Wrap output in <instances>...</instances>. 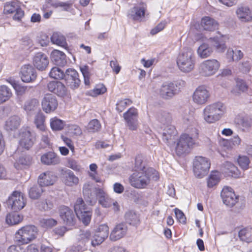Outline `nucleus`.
<instances>
[{"instance_id":"obj_48","label":"nucleus","mask_w":252,"mask_h":252,"mask_svg":"<svg viewBox=\"0 0 252 252\" xmlns=\"http://www.w3.org/2000/svg\"><path fill=\"white\" fill-rule=\"evenodd\" d=\"M107 91L105 86L102 84H99L95 86L94 88L87 92V94L95 97L98 95L104 94Z\"/></svg>"},{"instance_id":"obj_2","label":"nucleus","mask_w":252,"mask_h":252,"mask_svg":"<svg viewBox=\"0 0 252 252\" xmlns=\"http://www.w3.org/2000/svg\"><path fill=\"white\" fill-rule=\"evenodd\" d=\"M158 172L154 168H147L144 171H134L129 178L130 185L136 189H144L151 180L157 181Z\"/></svg>"},{"instance_id":"obj_24","label":"nucleus","mask_w":252,"mask_h":252,"mask_svg":"<svg viewBox=\"0 0 252 252\" xmlns=\"http://www.w3.org/2000/svg\"><path fill=\"white\" fill-rule=\"evenodd\" d=\"M33 64L38 70H44L49 64V58L44 53L38 52L33 56Z\"/></svg>"},{"instance_id":"obj_26","label":"nucleus","mask_w":252,"mask_h":252,"mask_svg":"<svg viewBox=\"0 0 252 252\" xmlns=\"http://www.w3.org/2000/svg\"><path fill=\"white\" fill-rule=\"evenodd\" d=\"M50 92H53L59 96L63 97L67 94V89L64 85L60 81H51L47 85Z\"/></svg>"},{"instance_id":"obj_14","label":"nucleus","mask_w":252,"mask_h":252,"mask_svg":"<svg viewBox=\"0 0 252 252\" xmlns=\"http://www.w3.org/2000/svg\"><path fill=\"white\" fill-rule=\"evenodd\" d=\"M3 11L5 14L14 13L13 19L17 21H20L24 15V11L17 2H7L4 6Z\"/></svg>"},{"instance_id":"obj_12","label":"nucleus","mask_w":252,"mask_h":252,"mask_svg":"<svg viewBox=\"0 0 252 252\" xmlns=\"http://www.w3.org/2000/svg\"><path fill=\"white\" fill-rule=\"evenodd\" d=\"M146 9V5L143 2L135 4L128 10L127 17L133 21L141 22L145 17Z\"/></svg>"},{"instance_id":"obj_5","label":"nucleus","mask_w":252,"mask_h":252,"mask_svg":"<svg viewBox=\"0 0 252 252\" xmlns=\"http://www.w3.org/2000/svg\"><path fill=\"white\" fill-rule=\"evenodd\" d=\"M38 234L37 228L33 225H27L20 228L15 234V241L20 244H27L33 241Z\"/></svg>"},{"instance_id":"obj_22","label":"nucleus","mask_w":252,"mask_h":252,"mask_svg":"<svg viewBox=\"0 0 252 252\" xmlns=\"http://www.w3.org/2000/svg\"><path fill=\"white\" fill-rule=\"evenodd\" d=\"M37 77L36 71L31 64H25L21 68V78L26 83L32 82Z\"/></svg>"},{"instance_id":"obj_42","label":"nucleus","mask_w":252,"mask_h":252,"mask_svg":"<svg viewBox=\"0 0 252 252\" xmlns=\"http://www.w3.org/2000/svg\"><path fill=\"white\" fill-rule=\"evenodd\" d=\"M51 40L53 43L63 47L67 45L65 37L60 32H54L51 37Z\"/></svg>"},{"instance_id":"obj_36","label":"nucleus","mask_w":252,"mask_h":252,"mask_svg":"<svg viewBox=\"0 0 252 252\" xmlns=\"http://www.w3.org/2000/svg\"><path fill=\"white\" fill-rule=\"evenodd\" d=\"M43 191L42 186L39 184L34 185L29 189V196L32 199L36 200L41 197Z\"/></svg>"},{"instance_id":"obj_63","label":"nucleus","mask_w":252,"mask_h":252,"mask_svg":"<svg viewBox=\"0 0 252 252\" xmlns=\"http://www.w3.org/2000/svg\"><path fill=\"white\" fill-rule=\"evenodd\" d=\"M87 249L86 245L79 241L78 244L72 248L73 252H82Z\"/></svg>"},{"instance_id":"obj_15","label":"nucleus","mask_w":252,"mask_h":252,"mask_svg":"<svg viewBox=\"0 0 252 252\" xmlns=\"http://www.w3.org/2000/svg\"><path fill=\"white\" fill-rule=\"evenodd\" d=\"M19 147L29 150L33 145L36 139V135L29 130H23L20 133Z\"/></svg>"},{"instance_id":"obj_29","label":"nucleus","mask_w":252,"mask_h":252,"mask_svg":"<svg viewBox=\"0 0 252 252\" xmlns=\"http://www.w3.org/2000/svg\"><path fill=\"white\" fill-rule=\"evenodd\" d=\"M52 61L57 65L64 66L66 63V57L62 51L54 50L51 54Z\"/></svg>"},{"instance_id":"obj_9","label":"nucleus","mask_w":252,"mask_h":252,"mask_svg":"<svg viewBox=\"0 0 252 252\" xmlns=\"http://www.w3.org/2000/svg\"><path fill=\"white\" fill-rule=\"evenodd\" d=\"M26 203V197L23 193L18 191H13L7 200L8 207L15 212L23 209Z\"/></svg>"},{"instance_id":"obj_57","label":"nucleus","mask_w":252,"mask_h":252,"mask_svg":"<svg viewBox=\"0 0 252 252\" xmlns=\"http://www.w3.org/2000/svg\"><path fill=\"white\" fill-rule=\"evenodd\" d=\"M67 166L76 171H79L81 169V166L77 161L73 159H68Z\"/></svg>"},{"instance_id":"obj_30","label":"nucleus","mask_w":252,"mask_h":252,"mask_svg":"<svg viewBox=\"0 0 252 252\" xmlns=\"http://www.w3.org/2000/svg\"><path fill=\"white\" fill-rule=\"evenodd\" d=\"M41 162L45 165H57L60 163V158L54 152H49L43 155L40 158Z\"/></svg>"},{"instance_id":"obj_37","label":"nucleus","mask_w":252,"mask_h":252,"mask_svg":"<svg viewBox=\"0 0 252 252\" xmlns=\"http://www.w3.org/2000/svg\"><path fill=\"white\" fill-rule=\"evenodd\" d=\"M234 124L243 126H252V118L248 116L240 114L237 115L234 118Z\"/></svg>"},{"instance_id":"obj_35","label":"nucleus","mask_w":252,"mask_h":252,"mask_svg":"<svg viewBox=\"0 0 252 252\" xmlns=\"http://www.w3.org/2000/svg\"><path fill=\"white\" fill-rule=\"evenodd\" d=\"M137 116V110L134 107L130 108L126 112L124 113V119L128 125H132L136 121Z\"/></svg>"},{"instance_id":"obj_34","label":"nucleus","mask_w":252,"mask_h":252,"mask_svg":"<svg viewBox=\"0 0 252 252\" xmlns=\"http://www.w3.org/2000/svg\"><path fill=\"white\" fill-rule=\"evenodd\" d=\"M236 13L239 19L242 22H248L252 20V11L247 7H239Z\"/></svg>"},{"instance_id":"obj_40","label":"nucleus","mask_w":252,"mask_h":252,"mask_svg":"<svg viewBox=\"0 0 252 252\" xmlns=\"http://www.w3.org/2000/svg\"><path fill=\"white\" fill-rule=\"evenodd\" d=\"M236 86L232 89L231 93L235 95H238L247 90L248 86L244 80L237 79Z\"/></svg>"},{"instance_id":"obj_41","label":"nucleus","mask_w":252,"mask_h":252,"mask_svg":"<svg viewBox=\"0 0 252 252\" xmlns=\"http://www.w3.org/2000/svg\"><path fill=\"white\" fill-rule=\"evenodd\" d=\"M39 106V102L36 99H32L26 101L24 105V109L29 114L35 111Z\"/></svg>"},{"instance_id":"obj_46","label":"nucleus","mask_w":252,"mask_h":252,"mask_svg":"<svg viewBox=\"0 0 252 252\" xmlns=\"http://www.w3.org/2000/svg\"><path fill=\"white\" fill-rule=\"evenodd\" d=\"M220 174L217 171H212L207 181V185L209 188H212L220 182Z\"/></svg>"},{"instance_id":"obj_49","label":"nucleus","mask_w":252,"mask_h":252,"mask_svg":"<svg viewBox=\"0 0 252 252\" xmlns=\"http://www.w3.org/2000/svg\"><path fill=\"white\" fill-rule=\"evenodd\" d=\"M65 72L58 67H53L50 70V77L57 80H63L64 77Z\"/></svg>"},{"instance_id":"obj_1","label":"nucleus","mask_w":252,"mask_h":252,"mask_svg":"<svg viewBox=\"0 0 252 252\" xmlns=\"http://www.w3.org/2000/svg\"><path fill=\"white\" fill-rule=\"evenodd\" d=\"M227 39L226 36L222 34L210 38L206 42L202 43L198 47L197 50L198 56L203 59L211 56L213 52L212 45L215 47L218 52H224L226 48L225 42Z\"/></svg>"},{"instance_id":"obj_32","label":"nucleus","mask_w":252,"mask_h":252,"mask_svg":"<svg viewBox=\"0 0 252 252\" xmlns=\"http://www.w3.org/2000/svg\"><path fill=\"white\" fill-rule=\"evenodd\" d=\"M201 25L204 30L213 31L218 29V23L214 19L206 16L201 19Z\"/></svg>"},{"instance_id":"obj_18","label":"nucleus","mask_w":252,"mask_h":252,"mask_svg":"<svg viewBox=\"0 0 252 252\" xmlns=\"http://www.w3.org/2000/svg\"><path fill=\"white\" fill-rule=\"evenodd\" d=\"M63 80L73 89L78 88L81 82L78 73L73 68H68L66 70Z\"/></svg>"},{"instance_id":"obj_54","label":"nucleus","mask_w":252,"mask_h":252,"mask_svg":"<svg viewBox=\"0 0 252 252\" xmlns=\"http://www.w3.org/2000/svg\"><path fill=\"white\" fill-rule=\"evenodd\" d=\"M131 104V101L129 99H125L118 101L116 104V110L122 112L128 106Z\"/></svg>"},{"instance_id":"obj_60","label":"nucleus","mask_w":252,"mask_h":252,"mask_svg":"<svg viewBox=\"0 0 252 252\" xmlns=\"http://www.w3.org/2000/svg\"><path fill=\"white\" fill-rule=\"evenodd\" d=\"M45 121V116L42 113H38L35 118L34 123L36 126H43Z\"/></svg>"},{"instance_id":"obj_58","label":"nucleus","mask_w":252,"mask_h":252,"mask_svg":"<svg viewBox=\"0 0 252 252\" xmlns=\"http://www.w3.org/2000/svg\"><path fill=\"white\" fill-rule=\"evenodd\" d=\"M7 81L10 83L13 88L17 92H25L27 89L26 87L21 86L15 80L9 79Z\"/></svg>"},{"instance_id":"obj_23","label":"nucleus","mask_w":252,"mask_h":252,"mask_svg":"<svg viewBox=\"0 0 252 252\" xmlns=\"http://www.w3.org/2000/svg\"><path fill=\"white\" fill-rule=\"evenodd\" d=\"M127 230V227L126 223H120L116 224L110 233V240L116 241L121 239L126 235Z\"/></svg>"},{"instance_id":"obj_44","label":"nucleus","mask_w":252,"mask_h":252,"mask_svg":"<svg viewBox=\"0 0 252 252\" xmlns=\"http://www.w3.org/2000/svg\"><path fill=\"white\" fill-rule=\"evenodd\" d=\"M239 237L243 241L249 243L252 242V228L246 227L239 232Z\"/></svg>"},{"instance_id":"obj_13","label":"nucleus","mask_w":252,"mask_h":252,"mask_svg":"<svg viewBox=\"0 0 252 252\" xmlns=\"http://www.w3.org/2000/svg\"><path fill=\"white\" fill-rule=\"evenodd\" d=\"M210 97V93L207 87L204 85L198 86L192 95L193 102L197 105L205 104Z\"/></svg>"},{"instance_id":"obj_27","label":"nucleus","mask_w":252,"mask_h":252,"mask_svg":"<svg viewBox=\"0 0 252 252\" xmlns=\"http://www.w3.org/2000/svg\"><path fill=\"white\" fill-rule=\"evenodd\" d=\"M57 179V176L53 172L46 171L39 176L38 183L42 187L51 186L56 182Z\"/></svg>"},{"instance_id":"obj_56","label":"nucleus","mask_w":252,"mask_h":252,"mask_svg":"<svg viewBox=\"0 0 252 252\" xmlns=\"http://www.w3.org/2000/svg\"><path fill=\"white\" fill-rule=\"evenodd\" d=\"M99 203L104 208L110 207L112 204V199L108 195L98 200Z\"/></svg>"},{"instance_id":"obj_39","label":"nucleus","mask_w":252,"mask_h":252,"mask_svg":"<svg viewBox=\"0 0 252 252\" xmlns=\"http://www.w3.org/2000/svg\"><path fill=\"white\" fill-rule=\"evenodd\" d=\"M243 57V53L240 50H233L228 49L226 53V58L229 62L238 61Z\"/></svg>"},{"instance_id":"obj_59","label":"nucleus","mask_w":252,"mask_h":252,"mask_svg":"<svg viewBox=\"0 0 252 252\" xmlns=\"http://www.w3.org/2000/svg\"><path fill=\"white\" fill-rule=\"evenodd\" d=\"M174 212L176 218L179 220V221L182 223H185L186 218L183 212L177 208L174 209Z\"/></svg>"},{"instance_id":"obj_47","label":"nucleus","mask_w":252,"mask_h":252,"mask_svg":"<svg viewBox=\"0 0 252 252\" xmlns=\"http://www.w3.org/2000/svg\"><path fill=\"white\" fill-rule=\"evenodd\" d=\"M22 220V217L20 215L11 213L8 214L6 217V222L10 225H15L20 222Z\"/></svg>"},{"instance_id":"obj_38","label":"nucleus","mask_w":252,"mask_h":252,"mask_svg":"<svg viewBox=\"0 0 252 252\" xmlns=\"http://www.w3.org/2000/svg\"><path fill=\"white\" fill-rule=\"evenodd\" d=\"M125 217L126 222L130 225L136 226L139 223V215L133 211H129L127 212L125 214Z\"/></svg>"},{"instance_id":"obj_8","label":"nucleus","mask_w":252,"mask_h":252,"mask_svg":"<svg viewBox=\"0 0 252 252\" xmlns=\"http://www.w3.org/2000/svg\"><path fill=\"white\" fill-rule=\"evenodd\" d=\"M211 163L209 160L202 156H196L193 160V172L195 176L202 178L208 173Z\"/></svg>"},{"instance_id":"obj_6","label":"nucleus","mask_w":252,"mask_h":252,"mask_svg":"<svg viewBox=\"0 0 252 252\" xmlns=\"http://www.w3.org/2000/svg\"><path fill=\"white\" fill-rule=\"evenodd\" d=\"M74 211L78 218L85 225H87L91 221L92 210L86 206L82 198L77 199L74 205Z\"/></svg>"},{"instance_id":"obj_11","label":"nucleus","mask_w":252,"mask_h":252,"mask_svg":"<svg viewBox=\"0 0 252 252\" xmlns=\"http://www.w3.org/2000/svg\"><path fill=\"white\" fill-rule=\"evenodd\" d=\"M109 227L106 224L99 225L94 231L92 239L91 245L93 247L101 244L108 236Z\"/></svg>"},{"instance_id":"obj_52","label":"nucleus","mask_w":252,"mask_h":252,"mask_svg":"<svg viewBox=\"0 0 252 252\" xmlns=\"http://www.w3.org/2000/svg\"><path fill=\"white\" fill-rule=\"evenodd\" d=\"M238 163L242 169L246 170L249 168L250 161L248 157L242 156L239 157Z\"/></svg>"},{"instance_id":"obj_16","label":"nucleus","mask_w":252,"mask_h":252,"mask_svg":"<svg viewBox=\"0 0 252 252\" xmlns=\"http://www.w3.org/2000/svg\"><path fill=\"white\" fill-rule=\"evenodd\" d=\"M61 178L63 182L68 187H73L79 183V178L70 170L61 168L60 169Z\"/></svg>"},{"instance_id":"obj_3","label":"nucleus","mask_w":252,"mask_h":252,"mask_svg":"<svg viewBox=\"0 0 252 252\" xmlns=\"http://www.w3.org/2000/svg\"><path fill=\"white\" fill-rule=\"evenodd\" d=\"M225 111L224 105L220 102L207 105L203 109V118L208 124L219 121Z\"/></svg>"},{"instance_id":"obj_17","label":"nucleus","mask_w":252,"mask_h":252,"mask_svg":"<svg viewBox=\"0 0 252 252\" xmlns=\"http://www.w3.org/2000/svg\"><path fill=\"white\" fill-rule=\"evenodd\" d=\"M222 201L226 206L231 207L238 201V196L235 194L233 189L229 187H224L221 192Z\"/></svg>"},{"instance_id":"obj_21","label":"nucleus","mask_w":252,"mask_h":252,"mask_svg":"<svg viewBox=\"0 0 252 252\" xmlns=\"http://www.w3.org/2000/svg\"><path fill=\"white\" fill-rule=\"evenodd\" d=\"M60 215L63 223L68 226L75 224L76 218L72 210L66 206H62L60 210Z\"/></svg>"},{"instance_id":"obj_55","label":"nucleus","mask_w":252,"mask_h":252,"mask_svg":"<svg viewBox=\"0 0 252 252\" xmlns=\"http://www.w3.org/2000/svg\"><path fill=\"white\" fill-rule=\"evenodd\" d=\"M21 119L18 116H13L6 122L5 126H19L21 124Z\"/></svg>"},{"instance_id":"obj_50","label":"nucleus","mask_w":252,"mask_h":252,"mask_svg":"<svg viewBox=\"0 0 252 252\" xmlns=\"http://www.w3.org/2000/svg\"><path fill=\"white\" fill-rule=\"evenodd\" d=\"M195 119L192 113L189 112L186 113L182 117L181 124L187 126H190L194 124Z\"/></svg>"},{"instance_id":"obj_31","label":"nucleus","mask_w":252,"mask_h":252,"mask_svg":"<svg viewBox=\"0 0 252 252\" xmlns=\"http://www.w3.org/2000/svg\"><path fill=\"white\" fill-rule=\"evenodd\" d=\"M177 133L175 127H164L162 133V139L168 144L174 142V140Z\"/></svg>"},{"instance_id":"obj_53","label":"nucleus","mask_w":252,"mask_h":252,"mask_svg":"<svg viewBox=\"0 0 252 252\" xmlns=\"http://www.w3.org/2000/svg\"><path fill=\"white\" fill-rule=\"evenodd\" d=\"M93 236H92L91 233L89 230H86L82 231L79 236V240L80 241L86 245L87 243H88L92 239Z\"/></svg>"},{"instance_id":"obj_28","label":"nucleus","mask_w":252,"mask_h":252,"mask_svg":"<svg viewBox=\"0 0 252 252\" xmlns=\"http://www.w3.org/2000/svg\"><path fill=\"white\" fill-rule=\"evenodd\" d=\"M221 170L228 176L234 178H239L240 177V173L238 169L230 162H224L221 166Z\"/></svg>"},{"instance_id":"obj_45","label":"nucleus","mask_w":252,"mask_h":252,"mask_svg":"<svg viewBox=\"0 0 252 252\" xmlns=\"http://www.w3.org/2000/svg\"><path fill=\"white\" fill-rule=\"evenodd\" d=\"M11 95L12 93L9 88L5 85L0 86V104L7 101Z\"/></svg>"},{"instance_id":"obj_10","label":"nucleus","mask_w":252,"mask_h":252,"mask_svg":"<svg viewBox=\"0 0 252 252\" xmlns=\"http://www.w3.org/2000/svg\"><path fill=\"white\" fill-rule=\"evenodd\" d=\"M194 144V141L191 136L187 134H183L178 140L176 152L178 156L188 153Z\"/></svg>"},{"instance_id":"obj_51","label":"nucleus","mask_w":252,"mask_h":252,"mask_svg":"<svg viewBox=\"0 0 252 252\" xmlns=\"http://www.w3.org/2000/svg\"><path fill=\"white\" fill-rule=\"evenodd\" d=\"M57 220L52 218L42 219L40 220V225L44 228H51L56 225Z\"/></svg>"},{"instance_id":"obj_20","label":"nucleus","mask_w":252,"mask_h":252,"mask_svg":"<svg viewBox=\"0 0 252 252\" xmlns=\"http://www.w3.org/2000/svg\"><path fill=\"white\" fill-rule=\"evenodd\" d=\"M96 188L90 182H86L83 187V193L86 202L91 206L94 205L96 203V194L94 190Z\"/></svg>"},{"instance_id":"obj_4","label":"nucleus","mask_w":252,"mask_h":252,"mask_svg":"<svg viewBox=\"0 0 252 252\" xmlns=\"http://www.w3.org/2000/svg\"><path fill=\"white\" fill-rule=\"evenodd\" d=\"M177 64L179 69L183 72H191L194 68L195 57L191 49H184L177 58Z\"/></svg>"},{"instance_id":"obj_19","label":"nucleus","mask_w":252,"mask_h":252,"mask_svg":"<svg viewBox=\"0 0 252 252\" xmlns=\"http://www.w3.org/2000/svg\"><path fill=\"white\" fill-rule=\"evenodd\" d=\"M58 105V101L56 97L51 94H46L41 102L42 109L46 113L54 111L57 108Z\"/></svg>"},{"instance_id":"obj_62","label":"nucleus","mask_w":252,"mask_h":252,"mask_svg":"<svg viewBox=\"0 0 252 252\" xmlns=\"http://www.w3.org/2000/svg\"><path fill=\"white\" fill-rule=\"evenodd\" d=\"M166 25V23L165 22H161L159 23L155 28L153 29L151 31V34L152 35H155L159 32L161 31L165 28Z\"/></svg>"},{"instance_id":"obj_64","label":"nucleus","mask_w":252,"mask_h":252,"mask_svg":"<svg viewBox=\"0 0 252 252\" xmlns=\"http://www.w3.org/2000/svg\"><path fill=\"white\" fill-rule=\"evenodd\" d=\"M7 252H26V251L20 245H12L8 248Z\"/></svg>"},{"instance_id":"obj_43","label":"nucleus","mask_w":252,"mask_h":252,"mask_svg":"<svg viewBox=\"0 0 252 252\" xmlns=\"http://www.w3.org/2000/svg\"><path fill=\"white\" fill-rule=\"evenodd\" d=\"M144 157L142 155H138L135 157L134 171H144L146 169L151 168L146 166Z\"/></svg>"},{"instance_id":"obj_61","label":"nucleus","mask_w":252,"mask_h":252,"mask_svg":"<svg viewBox=\"0 0 252 252\" xmlns=\"http://www.w3.org/2000/svg\"><path fill=\"white\" fill-rule=\"evenodd\" d=\"M65 122L58 118L54 117L50 119V126H65Z\"/></svg>"},{"instance_id":"obj_25","label":"nucleus","mask_w":252,"mask_h":252,"mask_svg":"<svg viewBox=\"0 0 252 252\" xmlns=\"http://www.w3.org/2000/svg\"><path fill=\"white\" fill-rule=\"evenodd\" d=\"M159 94L163 98L169 99L177 94V89L173 83L165 82L161 86Z\"/></svg>"},{"instance_id":"obj_7","label":"nucleus","mask_w":252,"mask_h":252,"mask_svg":"<svg viewBox=\"0 0 252 252\" xmlns=\"http://www.w3.org/2000/svg\"><path fill=\"white\" fill-rule=\"evenodd\" d=\"M220 65V63L216 59L206 60L199 64L198 71L202 76L210 77L217 72Z\"/></svg>"},{"instance_id":"obj_33","label":"nucleus","mask_w":252,"mask_h":252,"mask_svg":"<svg viewBox=\"0 0 252 252\" xmlns=\"http://www.w3.org/2000/svg\"><path fill=\"white\" fill-rule=\"evenodd\" d=\"M35 206L41 211H49L54 207L53 198L51 196H48L45 199L37 201Z\"/></svg>"}]
</instances>
